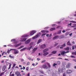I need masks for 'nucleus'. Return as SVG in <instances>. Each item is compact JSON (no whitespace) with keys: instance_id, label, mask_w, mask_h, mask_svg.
<instances>
[{"instance_id":"f257e3e1","label":"nucleus","mask_w":76,"mask_h":76,"mask_svg":"<svg viewBox=\"0 0 76 76\" xmlns=\"http://www.w3.org/2000/svg\"><path fill=\"white\" fill-rule=\"evenodd\" d=\"M40 35H41V33H38L34 37H33L32 38L33 39H36V38H38V37H39V36H40Z\"/></svg>"},{"instance_id":"f03ea898","label":"nucleus","mask_w":76,"mask_h":76,"mask_svg":"<svg viewBox=\"0 0 76 76\" xmlns=\"http://www.w3.org/2000/svg\"><path fill=\"white\" fill-rule=\"evenodd\" d=\"M36 32H37V31H36L34 30H33L32 31H31L30 32V36L33 35H34V34H35Z\"/></svg>"},{"instance_id":"7ed1b4c3","label":"nucleus","mask_w":76,"mask_h":76,"mask_svg":"<svg viewBox=\"0 0 76 76\" xmlns=\"http://www.w3.org/2000/svg\"><path fill=\"white\" fill-rule=\"evenodd\" d=\"M61 36H60L59 37L58 36H55L54 37H53V40H54V39H58V38H62L61 37Z\"/></svg>"},{"instance_id":"20e7f679","label":"nucleus","mask_w":76,"mask_h":76,"mask_svg":"<svg viewBox=\"0 0 76 76\" xmlns=\"http://www.w3.org/2000/svg\"><path fill=\"white\" fill-rule=\"evenodd\" d=\"M15 75H16L17 76H22V75L20 74V72L19 71H17L15 72Z\"/></svg>"},{"instance_id":"39448f33","label":"nucleus","mask_w":76,"mask_h":76,"mask_svg":"<svg viewBox=\"0 0 76 76\" xmlns=\"http://www.w3.org/2000/svg\"><path fill=\"white\" fill-rule=\"evenodd\" d=\"M46 47V45L45 44H43L40 46V48L41 49H44Z\"/></svg>"},{"instance_id":"423d86ee","label":"nucleus","mask_w":76,"mask_h":76,"mask_svg":"<svg viewBox=\"0 0 76 76\" xmlns=\"http://www.w3.org/2000/svg\"><path fill=\"white\" fill-rule=\"evenodd\" d=\"M71 64H72L70 63H68V64H67L66 65V68H67L68 69H69Z\"/></svg>"},{"instance_id":"0eeeda50","label":"nucleus","mask_w":76,"mask_h":76,"mask_svg":"<svg viewBox=\"0 0 76 76\" xmlns=\"http://www.w3.org/2000/svg\"><path fill=\"white\" fill-rule=\"evenodd\" d=\"M66 73L67 74H70L72 73V70L71 69H68L67 70Z\"/></svg>"},{"instance_id":"6e6552de","label":"nucleus","mask_w":76,"mask_h":76,"mask_svg":"<svg viewBox=\"0 0 76 76\" xmlns=\"http://www.w3.org/2000/svg\"><path fill=\"white\" fill-rule=\"evenodd\" d=\"M31 42V39L27 40L25 42V44H28Z\"/></svg>"},{"instance_id":"1a4fd4ad","label":"nucleus","mask_w":76,"mask_h":76,"mask_svg":"<svg viewBox=\"0 0 76 76\" xmlns=\"http://www.w3.org/2000/svg\"><path fill=\"white\" fill-rule=\"evenodd\" d=\"M11 41H12L13 42V43L14 44H16V43H17V42H18V41H16L15 39H12Z\"/></svg>"},{"instance_id":"9d476101","label":"nucleus","mask_w":76,"mask_h":76,"mask_svg":"<svg viewBox=\"0 0 76 76\" xmlns=\"http://www.w3.org/2000/svg\"><path fill=\"white\" fill-rule=\"evenodd\" d=\"M41 32L42 33H45V34H46V33H48V31L46 30H43Z\"/></svg>"},{"instance_id":"9b49d317","label":"nucleus","mask_w":76,"mask_h":76,"mask_svg":"<svg viewBox=\"0 0 76 76\" xmlns=\"http://www.w3.org/2000/svg\"><path fill=\"white\" fill-rule=\"evenodd\" d=\"M42 67L44 69H46V68H47V65H46V64H44L42 66Z\"/></svg>"},{"instance_id":"f8f14e48","label":"nucleus","mask_w":76,"mask_h":76,"mask_svg":"<svg viewBox=\"0 0 76 76\" xmlns=\"http://www.w3.org/2000/svg\"><path fill=\"white\" fill-rule=\"evenodd\" d=\"M6 65L2 67V70L4 71L5 69H6Z\"/></svg>"},{"instance_id":"ddd939ff","label":"nucleus","mask_w":76,"mask_h":76,"mask_svg":"<svg viewBox=\"0 0 76 76\" xmlns=\"http://www.w3.org/2000/svg\"><path fill=\"white\" fill-rule=\"evenodd\" d=\"M49 53H48V52H46V53H44L43 54V56H47L48 54Z\"/></svg>"},{"instance_id":"4468645a","label":"nucleus","mask_w":76,"mask_h":76,"mask_svg":"<svg viewBox=\"0 0 76 76\" xmlns=\"http://www.w3.org/2000/svg\"><path fill=\"white\" fill-rule=\"evenodd\" d=\"M26 39H27L26 38H23L22 39L21 41H22V42H25V41L26 40Z\"/></svg>"},{"instance_id":"2eb2a0df","label":"nucleus","mask_w":76,"mask_h":76,"mask_svg":"<svg viewBox=\"0 0 76 76\" xmlns=\"http://www.w3.org/2000/svg\"><path fill=\"white\" fill-rule=\"evenodd\" d=\"M42 41V39H40L37 41V44H39V43H40V42H41Z\"/></svg>"},{"instance_id":"dca6fc26","label":"nucleus","mask_w":76,"mask_h":76,"mask_svg":"<svg viewBox=\"0 0 76 76\" xmlns=\"http://www.w3.org/2000/svg\"><path fill=\"white\" fill-rule=\"evenodd\" d=\"M21 45V43H19V44L15 45V47H18L20 45Z\"/></svg>"},{"instance_id":"f3484780","label":"nucleus","mask_w":76,"mask_h":76,"mask_svg":"<svg viewBox=\"0 0 76 76\" xmlns=\"http://www.w3.org/2000/svg\"><path fill=\"white\" fill-rule=\"evenodd\" d=\"M67 44L68 45H72V44L70 43V41H68L67 43Z\"/></svg>"},{"instance_id":"a211bd4d","label":"nucleus","mask_w":76,"mask_h":76,"mask_svg":"<svg viewBox=\"0 0 76 76\" xmlns=\"http://www.w3.org/2000/svg\"><path fill=\"white\" fill-rule=\"evenodd\" d=\"M28 36V35L25 34V35H23L22 36V38H25L26 37H27Z\"/></svg>"},{"instance_id":"6ab92c4d","label":"nucleus","mask_w":76,"mask_h":76,"mask_svg":"<svg viewBox=\"0 0 76 76\" xmlns=\"http://www.w3.org/2000/svg\"><path fill=\"white\" fill-rule=\"evenodd\" d=\"M48 51V49H46L43 50V53H45V52H47V51Z\"/></svg>"},{"instance_id":"aec40b11","label":"nucleus","mask_w":76,"mask_h":76,"mask_svg":"<svg viewBox=\"0 0 76 76\" xmlns=\"http://www.w3.org/2000/svg\"><path fill=\"white\" fill-rule=\"evenodd\" d=\"M26 48H27V47L24 48H23L22 49H21L20 50L21 51H25V50H26Z\"/></svg>"},{"instance_id":"412c9836","label":"nucleus","mask_w":76,"mask_h":76,"mask_svg":"<svg viewBox=\"0 0 76 76\" xmlns=\"http://www.w3.org/2000/svg\"><path fill=\"white\" fill-rule=\"evenodd\" d=\"M32 48V46H30V47L29 48H27L26 49L28 50H31V49Z\"/></svg>"},{"instance_id":"4be33fe9","label":"nucleus","mask_w":76,"mask_h":76,"mask_svg":"<svg viewBox=\"0 0 76 76\" xmlns=\"http://www.w3.org/2000/svg\"><path fill=\"white\" fill-rule=\"evenodd\" d=\"M57 64L58 65H60L61 64V62H60V61H58L57 62Z\"/></svg>"},{"instance_id":"5701e85b","label":"nucleus","mask_w":76,"mask_h":76,"mask_svg":"<svg viewBox=\"0 0 76 76\" xmlns=\"http://www.w3.org/2000/svg\"><path fill=\"white\" fill-rule=\"evenodd\" d=\"M64 54H66V53H65V52L64 51L62 52L61 53V54L62 56H64Z\"/></svg>"},{"instance_id":"b1692460","label":"nucleus","mask_w":76,"mask_h":76,"mask_svg":"<svg viewBox=\"0 0 76 76\" xmlns=\"http://www.w3.org/2000/svg\"><path fill=\"white\" fill-rule=\"evenodd\" d=\"M12 73V72H11L10 74V76H15V74H12V75H11Z\"/></svg>"},{"instance_id":"393cba45","label":"nucleus","mask_w":76,"mask_h":76,"mask_svg":"<svg viewBox=\"0 0 76 76\" xmlns=\"http://www.w3.org/2000/svg\"><path fill=\"white\" fill-rule=\"evenodd\" d=\"M33 45H34V43L32 42L30 44L29 46H31L30 47H32Z\"/></svg>"},{"instance_id":"a878e982","label":"nucleus","mask_w":76,"mask_h":76,"mask_svg":"<svg viewBox=\"0 0 76 76\" xmlns=\"http://www.w3.org/2000/svg\"><path fill=\"white\" fill-rule=\"evenodd\" d=\"M61 30H59L57 32V34H61Z\"/></svg>"},{"instance_id":"bb28decb","label":"nucleus","mask_w":76,"mask_h":76,"mask_svg":"<svg viewBox=\"0 0 76 76\" xmlns=\"http://www.w3.org/2000/svg\"><path fill=\"white\" fill-rule=\"evenodd\" d=\"M55 29H56L55 28H52L50 29V31H54V30H55Z\"/></svg>"},{"instance_id":"cd10ccee","label":"nucleus","mask_w":76,"mask_h":76,"mask_svg":"<svg viewBox=\"0 0 76 76\" xmlns=\"http://www.w3.org/2000/svg\"><path fill=\"white\" fill-rule=\"evenodd\" d=\"M37 50V48H34V49H33V51L34 52H35L36 50Z\"/></svg>"},{"instance_id":"c85d7f7f","label":"nucleus","mask_w":76,"mask_h":76,"mask_svg":"<svg viewBox=\"0 0 76 76\" xmlns=\"http://www.w3.org/2000/svg\"><path fill=\"white\" fill-rule=\"evenodd\" d=\"M57 53V51H53L52 52V54H56V53Z\"/></svg>"},{"instance_id":"c756f323","label":"nucleus","mask_w":76,"mask_h":76,"mask_svg":"<svg viewBox=\"0 0 76 76\" xmlns=\"http://www.w3.org/2000/svg\"><path fill=\"white\" fill-rule=\"evenodd\" d=\"M12 50H14V51H16V49H11L10 50V51H12Z\"/></svg>"},{"instance_id":"7c9ffc66","label":"nucleus","mask_w":76,"mask_h":76,"mask_svg":"<svg viewBox=\"0 0 76 76\" xmlns=\"http://www.w3.org/2000/svg\"><path fill=\"white\" fill-rule=\"evenodd\" d=\"M47 64L49 67H51V65H50V63H47Z\"/></svg>"},{"instance_id":"2f4dec72","label":"nucleus","mask_w":76,"mask_h":76,"mask_svg":"<svg viewBox=\"0 0 76 76\" xmlns=\"http://www.w3.org/2000/svg\"><path fill=\"white\" fill-rule=\"evenodd\" d=\"M23 47H24V46H21L19 48H18V49H21V48H23Z\"/></svg>"},{"instance_id":"473e14b6","label":"nucleus","mask_w":76,"mask_h":76,"mask_svg":"<svg viewBox=\"0 0 76 76\" xmlns=\"http://www.w3.org/2000/svg\"><path fill=\"white\" fill-rule=\"evenodd\" d=\"M72 53L73 55H75L76 56V51L75 52H72Z\"/></svg>"},{"instance_id":"72a5a7b5","label":"nucleus","mask_w":76,"mask_h":76,"mask_svg":"<svg viewBox=\"0 0 76 76\" xmlns=\"http://www.w3.org/2000/svg\"><path fill=\"white\" fill-rule=\"evenodd\" d=\"M9 56H10V57L11 58H14V56H11V55H10Z\"/></svg>"},{"instance_id":"f704fd0d","label":"nucleus","mask_w":76,"mask_h":76,"mask_svg":"<svg viewBox=\"0 0 76 76\" xmlns=\"http://www.w3.org/2000/svg\"><path fill=\"white\" fill-rule=\"evenodd\" d=\"M71 22H72V23H76V22L74 21H71Z\"/></svg>"},{"instance_id":"c9c22d12","label":"nucleus","mask_w":76,"mask_h":76,"mask_svg":"<svg viewBox=\"0 0 76 76\" xmlns=\"http://www.w3.org/2000/svg\"><path fill=\"white\" fill-rule=\"evenodd\" d=\"M61 46H62L63 47H65L66 46V44L64 43L63 45H61Z\"/></svg>"},{"instance_id":"e433bc0d","label":"nucleus","mask_w":76,"mask_h":76,"mask_svg":"<svg viewBox=\"0 0 76 76\" xmlns=\"http://www.w3.org/2000/svg\"><path fill=\"white\" fill-rule=\"evenodd\" d=\"M57 64L54 63L53 64V66H57Z\"/></svg>"},{"instance_id":"4c0bfd02","label":"nucleus","mask_w":76,"mask_h":76,"mask_svg":"<svg viewBox=\"0 0 76 76\" xmlns=\"http://www.w3.org/2000/svg\"><path fill=\"white\" fill-rule=\"evenodd\" d=\"M45 61H46L45 60H43L41 61V63H44V62H45Z\"/></svg>"},{"instance_id":"58836bf2","label":"nucleus","mask_w":76,"mask_h":76,"mask_svg":"<svg viewBox=\"0 0 76 76\" xmlns=\"http://www.w3.org/2000/svg\"><path fill=\"white\" fill-rule=\"evenodd\" d=\"M69 50V47H67L66 48V50L67 51Z\"/></svg>"},{"instance_id":"ea45409f","label":"nucleus","mask_w":76,"mask_h":76,"mask_svg":"<svg viewBox=\"0 0 76 76\" xmlns=\"http://www.w3.org/2000/svg\"><path fill=\"white\" fill-rule=\"evenodd\" d=\"M58 43H56L54 45V47H56V46L57 45H58Z\"/></svg>"},{"instance_id":"a19ab883","label":"nucleus","mask_w":76,"mask_h":76,"mask_svg":"<svg viewBox=\"0 0 76 76\" xmlns=\"http://www.w3.org/2000/svg\"><path fill=\"white\" fill-rule=\"evenodd\" d=\"M18 51H15L14 52L15 54H18Z\"/></svg>"},{"instance_id":"79ce46f5","label":"nucleus","mask_w":76,"mask_h":76,"mask_svg":"<svg viewBox=\"0 0 76 76\" xmlns=\"http://www.w3.org/2000/svg\"><path fill=\"white\" fill-rule=\"evenodd\" d=\"M11 66H12V64H10L9 66V67L8 68V69H10V67H11Z\"/></svg>"},{"instance_id":"37998d69","label":"nucleus","mask_w":76,"mask_h":76,"mask_svg":"<svg viewBox=\"0 0 76 76\" xmlns=\"http://www.w3.org/2000/svg\"><path fill=\"white\" fill-rule=\"evenodd\" d=\"M69 33H68V32H67L66 34H65V35H66V36H67V35H69Z\"/></svg>"},{"instance_id":"c03bdc74","label":"nucleus","mask_w":76,"mask_h":76,"mask_svg":"<svg viewBox=\"0 0 76 76\" xmlns=\"http://www.w3.org/2000/svg\"><path fill=\"white\" fill-rule=\"evenodd\" d=\"M10 50H8V51H7V53H9L10 52Z\"/></svg>"},{"instance_id":"a18cd8bd","label":"nucleus","mask_w":76,"mask_h":76,"mask_svg":"<svg viewBox=\"0 0 76 76\" xmlns=\"http://www.w3.org/2000/svg\"><path fill=\"white\" fill-rule=\"evenodd\" d=\"M16 66V64H13L12 67L13 68L14 67H15V66Z\"/></svg>"},{"instance_id":"49530a36","label":"nucleus","mask_w":76,"mask_h":76,"mask_svg":"<svg viewBox=\"0 0 76 76\" xmlns=\"http://www.w3.org/2000/svg\"><path fill=\"white\" fill-rule=\"evenodd\" d=\"M60 49H63V47L62 46H61V47H60Z\"/></svg>"},{"instance_id":"de8ad7c7","label":"nucleus","mask_w":76,"mask_h":76,"mask_svg":"<svg viewBox=\"0 0 76 76\" xmlns=\"http://www.w3.org/2000/svg\"><path fill=\"white\" fill-rule=\"evenodd\" d=\"M5 53V52H3L2 53V56H3L4 54Z\"/></svg>"},{"instance_id":"09e8293b","label":"nucleus","mask_w":76,"mask_h":76,"mask_svg":"<svg viewBox=\"0 0 76 76\" xmlns=\"http://www.w3.org/2000/svg\"><path fill=\"white\" fill-rule=\"evenodd\" d=\"M28 69H29V67H26V70L28 71Z\"/></svg>"},{"instance_id":"8fccbe9b","label":"nucleus","mask_w":76,"mask_h":76,"mask_svg":"<svg viewBox=\"0 0 76 76\" xmlns=\"http://www.w3.org/2000/svg\"><path fill=\"white\" fill-rule=\"evenodd\" d=\"M62 32L63 33H65V32H66V31L65 30H63L62 31Z\"/></svg>"},{"instance_id":"3c124183","label":"nucleus","mask_w":76,"mask_h":76,"mask_svg":"<svg viewBox=\"0 0 76 76\" xmlns=\"http://www.w3.org/2000/svg\"><path fill=\"white\" fill-rule=\"evenodd\" d=\"M71 57L72 58H75V57L74 56H71Z\"/></svg>"},{"instance_id":"603ef678","label":"nucleus","mask_w":76,"mask_h":76,"mask_svg":"<svg viewBox=\"0 0 76 76\" xmlns=\"http://www.w3.org/2000/svg\"><path fill=\"white\" fill-rule=\"evenodd\" d=\"M46 34H42V36H44V35H45Z\"/></svg>"},{"instance_id":"864d4df0","label":"nucleus","mask_w":76,"mask_h":76,"mask_svg":"<svg viewBox=\"0 0 76 76\" xmlns=\"http://www.w3.org/2000/svg\"><path fill=\"white\" fill-rule=\"evenodd\" d=\"M69 35L70 37H71V36L72 35V33H71V34H69Z\"/></svg>"},{"instance_id":"5fc2aeb1","label":"nucleus","mask_w":76,"mask_h":76,"mask_svg":"<svg viewBox=\"0 0 76 76\" xmlns=\"http://www.w3.org/2000/svg\"><path fill=\"white\" fill-rule=\"evenodd\" d=\"M60 47V45H58L56 47V48H58Z\"/></svg>"},{"instance_id":"6e6d98bb","label":"nucleus","mask_w":76,"mask_h":76,"mask_svg":"<svg viewBox=\"0 0 76 76\" xmlns=\"http://www.w3.org/2000/svg\"><path fill=\"white\" fill-rule=\"evenodd\" d=\"M69 53V51H67L65 52V54H66V53Z\"/></svg>"},{"instance_id":"4d7b16f0","label":"nucleus","mask_w":76,"mask_h":76,"mask_svg":"<svg viewBox=\"0 0 76 76\" xmlns=\"http://www.w3.org/2000/svg\"><path fill=\"white\" fill-rule=\"evenodd\" d=\"M72 44H75V42L74 41H73L72 42Z\"/></svg>"},{"instance_id":"13d9d810","label":"nucleus","mask_w":76,"mask_h":76,"mask_svg":"<svg viewBox=\"0 0 76 76\" xmlns=\"http://www.w3.org/2000/svg\"><path fill=\"white\" fill-rule=\"evenodd\" d=\"M72 50H74V49H75V47H74V46H72Z\"/></svg>"},{"instance_id":"bf43d9fd","label":"nucleus","mask_w":76,"mask_h":76,"mask_svg":"<svg viewBox=\"0 0 76 76\" xmlns=\"http://www.w3.org/2000/svg\"><path fill=\"white\" fill-rule=\"evenodd\" d=\"M29 62H28L27 63V65H29Z\"/></svg>"},{"instance_id":"052dcab7","label":"nucleus","mask_w":76,"mask_h":76,"mask_svg":"<svg viewBox=\"0 0 76 76\" xmlns=\"http://www.w3.org/2000/svg\"><path fill=\"white\" fill-rule=\"evenodd\" d=\"M49 35H50L49 34H46V37H49Z\"/></svg>"},{"instance_id":"680f3d73","label":"nucleus","mask_w":76,"mask_h":76,"mask_svg":"<svg viewBox=\"0 0 76 76\" xmlns=\"http://www.w3.org/2000/svg\"><path fill=\"white\" fill-rule=\"evenodd\" d=\"M3 73H1L0 74V76H2V75H3Z\"/></svg>"},{"instance_id":"e2e57ef3","label":"nucleus","mask_w":76,"mask_h":76,"mask_svg":"<svg viewBox=\"0 0 76 76\" xmlns=\"http://www.w3.org/2000/svg\"><path fill=\"white\" fill-rule=\"evenodd\" d=\"M63 76H66V74H65V73L63 74Z\"/></svg>"},{"instance_id":"0e129e2a","label":"nucleus","mask_w":76,"mask_h":76,"mask_svg":"<svg viewBox=\"0 0 76 76\" xmlns=\"http://www.w3.org/2000/svg\"><path fill=\"white\" fill-rule=\"evenodd\" d=\"M31 58H28V59L29 60H31Z\"/></svg>"},{"instance_id":"69168bd1","label":"nucleus","mask_w":76,"mask_h":76,"mask_svg":"<svg viewBox=\"0 0 76 76\" xmlns=\"http://www.w3.org/2000/svg\"><path fill=\"white\" fill-rule=\"evenodd\" d=\"M30 76V73H28V74L27 76Z\"/></svg>"},{"instance_id":"338daca9","label":"nucleus","mask_w":76,"mask_h":76,"mask_svg":"<svg viewBox=\"0 0 76 76\" xmlns=\"http://www.w3.org/2000/svg\"><path fill=\"white\" fill-rule=\"evenodd\" d=\"M73 61H75V62H76V59L75 60V59H73Z\"/></svg>"},{"instance_id":"774afa93","label":"nucleus","mask_w":76,"mask_h":76,"mask_svg":"<svg viewBox=\"0 0 76 76\" xmlns=\"http://www.w3.org/2000/svg\"><path fill=\"white\" fill-rule=\"evenodd\" d=\"M41 72L42 73V74H44V72H43V71H41Z\"/></svg>"}]
</instances>
